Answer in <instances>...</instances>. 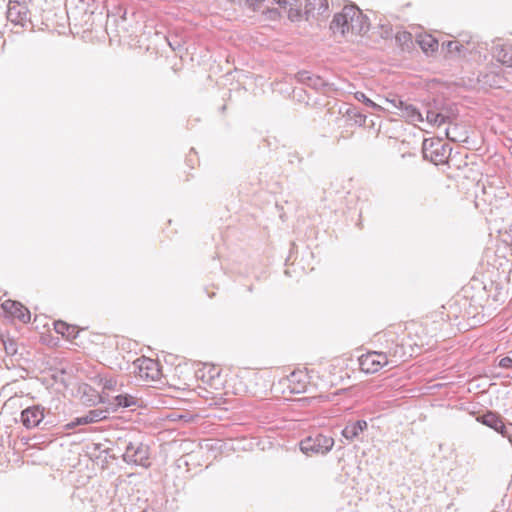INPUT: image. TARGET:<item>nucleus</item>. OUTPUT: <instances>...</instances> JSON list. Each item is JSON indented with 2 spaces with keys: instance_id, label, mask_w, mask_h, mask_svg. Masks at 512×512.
Here are the masks:
<instances>
[{
  "instance_id": "7c9ffc66",
  "label": "nucleus",
  "mask_w": 512,
  "mask_h": 512,
  "mask_svg": "<svg viewBox=\"0 0 512 512\" xmlns=\"http://www.w3.org/2000/svg\"><path fill=\"white\" fill-rule=\"evenodd\" d=\"M499 367L504 368V369H508V368L512 367V358H510V357H503L499 361Z\"/></svg>"
},
{
  "instance_id": "b1692460",
  "label": "nucleus",
  "mask_w": 512,
  "mask_h": 512,
  "mask_svg": "<svg viewBox=\"0 0 512 512\" xmlns=\"http://www.w3.org/2000/svg\"><path fill=\"white\" fill-rule=\"evenodd\" d=\"M355 99H357L360 102H363L365 105L373 108V109H379L380 106L374 103L371 99H369L363 92H356L354 94Z\"/></svg>"
},
{
  "instance_id": "f03ea898",
  "label": "nucleus",
  "mask_w": 512,
  "mask_h": 512,
  "mask_svg": "<svg viewBox=\"0 0 512 512\" xmlns=\"http://www.w3.org/2000/svg\"><path fill=\"white\" fill-rule=\"evenodd\" d=\"M333 446L334 439L321 433L309 435L300 442V450L306 455H325L331 451Z\"/></svg>"
},
{
  "instance_id": "aec40b11",
  "label": "nucleus",
  "mask_w": 512,
  "mask_h": 512,
  "mask_svg": "<svg viewBox=\"0 0 512 512\" xmlns=\"http://www.w3.org/2000/svg\"><path fill=\"white\" fill-rule=\"evenodd\" d=\"M345 116L353 121L354 124L362 126L366 122V116L363 115L356 107L349 106L345 111Z\"/></svg>"
},
{
  "instance_id": "a878e982",
  "label": "nucleus",
  "mask_w": 512,
  "mask_h": 512,
  "mask_svg": "<svg viewBox=\"0 0 512 512\" xmlns=\"http://www.w3.org/2000/svg\"><path fill=\"white\" fill-rule=\"evenodd\" d=\"M117 386V380L114 378L105 379L103 382V388L105 390H115Z\"/></svg>"
},
{
  "instance_id": "f257e3e1",
  "label": "nucleus",
  "mask_w": 512,
  "mask_h": 512,
  "mask_svg": "<svg viewBox=\"0 0 512 512\" xmlns=\"http://www.w3.org/2000/svg\"><path fill=\"white\" fill-rule=\"evenodd\" d=\"M451 147L441 139H424L422 144L423 158L439 165L444 164L450 156Z\"/></svg>"
},
{
  "instance_id": "bb28decb",
  "label": "nucleus",
  "mask_w": 512,
  "mask_h": 512,
  "mask_svg": "<svg viewBox=\"0 0 512 512\" xmlns=\"http://www.w3.org/2000/svg\"><path fill=\"white\" fill-rule=\"evenodd\" d=\"M438 112L428 109L426 112V120L428 123L433 124L434 122H437Z\"/></svg>"
},
{
  "instance_id": "ddd939ff",
  "label": "nucleus",
  "mask_w": 512,
  "mask_h": 512,
  "mask_svg": "<svg viewBox=\"0 0 512 512\" xmlns=\"http://www.w3.org/2000/svg\"><path fill=\"white\" fill-rule=\"evenodd\" d=\"M368 427V424L365 420H357L355 422L348 423L342 430L341 435L348 441L352 442L359 439L360 434H362Z\"/></svg>"
},
{
  "instance_id": "412c9836",
  "label": "nucleus",
  "mask_w": 512,
  "mask_h": 512,
  "mask_svg": "<svg viewBox=\"0 0 512 512\" xmlns=\"http://www.w3.org/2000/svg\"><path fill=\"white\" fill-rule=\"evenodd\" d=\"M419 44L424 52H433L438 48V41L432 36H427L419 41Z\"/></svg>"
},
{
  "instance_id": "f8f14e48",
  "label": "nucleus",
  "mask_w": 512,
  "mask_h": 512,
  "mask_svg": "<svg viewBox=\"0 0 512 512\" xmlns=\"http://www.w3.org/2000/svg\"><path fill=\"white\" fill-rule=\"evenodd\" d=\"M296 79L300 83L305 84L315 90H323L329 86V84L321 76L314 75L306 70L299 71L296 74Z\"/></svg>"
},
{
  "instance_id": "9d476101",
  "label": "nucleus",
  "mask_w": 512,
  "mask_h": 512,
  "mask_svg": "<svg viewBox=\"0 0 512 512\" xmlns=\"http://www.w3.org/2000/svg\"><path fill=\"white\" fill-rule=\"evenodd\" d=\"M400 112V116L405 118L409 123L423 122L424 118L421 112L412 104L407 103L399 98L390 101Z\"/></svg>"
},
{
  "instance_id": "39448f33",
  "label": "nucleus",
  "mask_w": 512,
  "mask_h": 512,
  "mask_svg": "<svg viewBox=\"0 0 512 512\" xmlns=\"http://www.w3.org/2000/svg\"><path fill=\"white\" fill-rule=\"evenodd\" d=\"M46 409L40 404L27 407L21 412L20 421L27 429L40 427L45 419Z\"/></svg>"
},
{
  "instance_id": "6e6552de",
  "label": "nucleus",
  "mask_w": 512,
  "mask_h": 512,
  "mask_svg": "<svg viewBox=\"0 0 512 512\" xmlns=\"http://www.w3.org/2000/svg\"><path fill=\"white\" fill-rule=\"evenodd\" d=\"M349 16L348 5L334 15L330 23V30L334 36L346 37L350 33Z\"/></svg>"
},
{
  "instance_id": "2eb2a0df",
  "label": "nucleus",
  "mask_w": 512,
  "mask_h": 512,
  "mask_svg": "<svg viewBox=\"0 0 512 512\" xmlns=\"http://www.w3.org/2000/svg\"><path fill=\"white\" fill-rule=\"evenodd\" d=\"M106 418L105 411L100 409L90 410L86 415L77 417L67 424V428L72 429L78 425L95 423Z\"/></svg>"
},
{
  "instance_id": "393cba45",
  "label": "nucleus",
  "mask_w": 512,
  "mask_h": 512,
  "mask_svg": "<svg viewBox=\"0 0 512 512\" xmlns=\"http://www.w3.org/2000/svg\"><path fill=\"white\" fill-rule=\"evenodd\" d=\"M288 18L293 22L300 21L302 19L301 10L298 8H294L290 5V8L288 10Z\"/></svg>"
},
{
  "instance_id": "a211bd4d",
  "label": "nucleus",
  "mask_w": 512,
  "mask_h": 512,
  "mask_svg": "<svg viewBox=\"0 0 512 512\" xmlns=\"http://www.w3.org/2000/svg\"><path fill=\"white\" fill-rule=\"evenodd\" d=\"M54 329L58 334H61L68 339H75L78 335V329L76 326L69 325L61 320L54 323Z\"/></svg>"
},
{
  "instance_id": "72a5a7b5",
  "label": "nucleus",
  "mask_w": 512,
  "mask_h": 512,
  "mask_svg": "<svg viewBox=\"0 0 512 512\" xmlns=\"http://www.w3.org/2000/svg\"><path fill=\"white\" fill-rule=\"evenodd\" d=\"M495 85H497L498 87H501L500 80H499V81H496V82H495Z\"/></svg>"
},
{
  "instance_id": "6ab92c4d",
  "label": "nucleus",
  "mask_w": 512,
  "mask_h": 512,
  "mask_svg": "<svg viewBox=\"0 0 512 512\" xmlns=\"http://www.w3.org/2000/svg\"><path fill=\"white\" fill-rule=\"evenodd\" d=\"M116 407L128 408L131 406L138 405V399L130 394H119L114 397V403Z\"/></svg>"
},
{
  "instance_id": "4468645a",
  "label": "nucleus",
  "mask_w": 512,
  "mask_h": 512,
  "mask_svg": "<svg viewBox=\"0 0 512 512\" xmlns=\"http://www.w3.org/2000/svg\"><path fill=\"white\" fill-rule=\"evenodd\" d=\"M3 308L7 310L13 317L19 319L23 323L30 321V312L21 303L16 301H5Z\"/></svg>"
},
{
  "instance_id": "473e14b6",
  "label": "nucleus",
  "mask_w": 512,
  "mask_h": 512,
  "mask_svg": "<svg viewBox=\"0 0 512 512\" xmlns=\"http://www.w3.org/2000/svg\"><path fill=\"white\" fill-rule=\"evenodd\" d=\"M445 135H446V137H447L448 139H450V140H452V141H455V140H456L453 136H451V134H450V129H446V130H445Z\"/></svg>"
},
{
  "instance_id": "4be33fe9",
  "label": "nucleus",
  "mask_w": 512,
  "mask_h": 512,
  "mask_svg": "<svg viewBox=\"0 0 512 512\" xmlns=\"http://www.w3.org/2000/svg\"><path fill=\"white\" fill-rule=\"evenodd\" d=\"M449 54H461L464 46L459 41H448L443 43Z\"/></svg>"
},
{
  "instance_id": "0eeeda50",
  "label": "nucleus",
  "mask_w": 512,
  "mask_h": 512,
  "mask_svg": "<svg viewBox=\"0 0 512 512\" xmlns=\"http://www.w3.org/2000/svg\"><path fill=\"white\" fill-rule=\"evenodd\" d=\"M28 14L29 9L25 2L9 1L6 16L11 23L24 27L29 21Z\"/></svg>"
},
{
  "instance_id": "20e7f679",
  "label": "nucleus",
  "mask_w": 512,
  "mask_h": 512,
  "mask_svg": "<svg viewBox=\"0 0 512 512\" xmlns=\"http://www.w3.org/2000/svg\"><path fill=\"white\" fill-rule=\"evenodd\" d=\"M389 363L387 355L382 352L372 351L359 357L360 369L368 374L378 372Z\"/></svg>"
},
{
  "instance_id": "c85d7f7f",
  "label": "nucleus",
  "mask_w": 512,
  "mask_h": 512,
  "mask_svg": "<svg viewBox=\"0 0 512 512\" xmlns=\"http://www.w3.org/2000/svg\"><path fill=\"white\" fill-rule=\"evenodd\" d=\"M446 122H450V117L447 115H444L442 112H438L437 122H434V125H442Z\"/></svg>"
},
{
  "instance_id": "7ed1b4c3",
  "label": "nucleus",
  "mask_w": 512,
  "mask_h": 512,
  "mask_svg": "<svg viewBox=\"0 0 512 512\" xmlns=\"http://www.w3.org/2000/svg\"><path fill=\"white\" fill-rule=\"evenodd\" d=\"M149 446L140 441H125L123 461L127 464H135L143 467H149Z\"/></svg>"
},
{
  "instance_id": "f3484780",
  "label": "nucleus",
  "mask_w": 512,
  "mask_h": 512,
  "mask_svg": "<svg viewBox=\"0 0 512 512\" xmlns=\"http://www.w3.org/2000/svg\"><path fill=\"white\" fill-rule=\"evenodd\" d=\"M493 55L498 62L508 67H512V45H496L494 47Z\"/></svg>"
},
{
  "instance_id": "cd10ccee",
  "label": "nucleus",
  "mask_w": 512,
  "mask_h": 512,
  "mask_svg": "<svg viewBox=\"0 0 512 512\" xmlns=\"http://www.w3.org/2000/svg\"><path fill=\"white\" fill-rule=\"evenodd\" d=\"M262 2L263 0H245L246 5L253 11L259 10Z\"/></svg>"
},
{
  "instance_id": "423d86ee",
  "label": "nucleus",
  "mask_w": 512,
  "mask_h": 512,
  "mask_svg": "<svg viewBox=\"0 0 512 512\" xmlns=\"http://www.w3.org/2000/svg\"><path fill=\"white\" fill-rule=\"evenodd\" d=\"M350 33L352 35H361L369 30L370 23L366 15L355 5H348Z\"/></svg>"
},
{
  "instance_id": "dca6fc26",
  "label": "nucleus",
  "mask_w": 512,
  "mask_h": 512,
  "mask_svg": "<svg viewBox=\"0 0 512 512\" xmlns=\"http://www.w3.org/2000/svg\"><path fill=\"white\" fill-rule=\"evenodd\" d=\"M328 9L327 0H306L305 5V19L309 20L310 17H314L316 14L321 15Z\"/></svg>"
},
{
  "instance_id": "1a4fd4ad",
  "label": "nucleus",
  "mask_w": 512,
  "mask_h": 512,
  "mask_svg": "<svg viewBox=\"0 0 512 512\" xmlns=\"http://www.w3.org/2000/svg\"><path fill=\"white\" fill-rule=\"evenodd\" d=\"M139 376L145 380H158L161 375V371L158 362L150 358H140L136 361Z\"/></svg>"
},
{
  "instance_id": "2f4dec72",
  "label": "nucleus",
  "mask_w": 512,
  "mask_h": 512,
  "mask_svg": "<svg viewBox=\"0 0 512 512\" xmlns=\"http://www.w3.org/2000/svg\"><path fill=\"white\" fill-rule=\"evenodd\" d=\"M274 1L282 7H286L287 5H292L291 0H274Z\"/></svg>"
},
{
  "instance_id": "c756f323",
  "label": "nucleus",
  "mask_w": 512,
  "mask_h": 512,
  "mask_svg": "<svg viewBox=\"0 0 512 512\" xmlns=\"http://www.w3.org/2000/svg\"><path fill=\"white\" fill-rule=\"evenodd\" d=\"M381 30V37L390 38L392 36V29L390 25H382Z\"/></svg>"
},
{
  "instance_id": "5701e85b",
  "label": "nucleus",
  "mask_w": 512,
  "mask_h": 512,
  "mask_svg": "<svg viewBox=\"0 0 512 512\" xmlns=\"http://www.w3.org/2000/svg\"><path fill=\"white\" fill-rule=\"evenodd\" d=\"M6 354L13 356L17 353V343L10 338L2 339Z\"/></svg>"
},
{
  "instance_id": "9b49d317",
  "label": "nucleus",
  "mask_w": 512,
  "mask_h": 512,
  "mask_svg": "<svg viewBox=\"0 0 512 512\" xmlns=\"http://www.w3.org/2000/svg\"><path fill=\"white\" fill-rule=\"evenodd\" d=\"M477 420L483 425L500 433L502 436H505L507 433L508 426L504 424L502 418L495 412L488 411L487 413L478 417Z\"/></svg>"
},
{
  "instance_id": "f704fd0d",
  "label": "nucleus",
  "mask_w": 512,
  "mask_h": 512,
  "mask_svg": "<svg viewBox=\"0 0 512 512\" xmlns=\"http://www.w3.org/2000/svg\"><path fill=\"white\" fill-rule=\"evenodd\" d=\"M231 2H235L236 0H230Z\"/></svg>"
}]
</instances>
